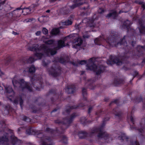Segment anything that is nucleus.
Returning <instances> with one entry per match:
<instances>
[{
    "label": "nucleus",
    "instance_id": "45",
    "mask_svg": "<svg viewBox=\"0 0 145 145\" xmlns=\"http://www.w3.org/2000/svg\"><path fill=\"white\" fill-rule=\"evenodd\" d=\"M123 69L125 70H127L129 69V68L126 66H124L123 67Z\"/></svg>",
    "mask_w": 145,
    "mask_h": 145
},
{
    "label": "nucleus",
    "instance_id": "7",
    "mask_svg": "<svg viewBox=\"0 0 145 145\" xmlns=\"http://www.w3.org/2000/svg\"><path fill=\"white\" fill-rule=\"evenodd\" d=\"M54 64L50 68L47 69L48 74L54 77L59 76L61 73V68L59 65V63L65 64L67 62L63 57H57L54 61Z\"/></svg>",
    "mask_w": 145,
    "mask_h": 145
},
{
    "label": "nucleus",
    "instance_id": "12",
    "mask_svg": "<svg viewBox=\"0 0 145 145\" xmlns=\"http://www.w3.org/2000/svg\"><path fill=\"white\" fill-rule=\"evenodd\" d=\"M118 138L121 141L125 139L127 143L129 142V145H140L139 142L136 140L135 138L134 139H130L123 132H118Z\"/></svg>",
    "mask_w": 145,
    "mask_h": 145
},
{
    "label": "nucleus",
    "instance_id": "21",
    "mask_svg": "<svg viewBox=\"0 0 145 145\" xmlns=\"http://www.w3.org/2000/svg\"><path fill=\"white\" fill-rule=\"evenodd\" d=\"M124 82L123 79L120 78V77H116L114 79L113 84L115 86H117L118 84L123 83Z\"/></svg>",
    "mask_w": 145,
    "mask_h": 145
},
{
    "label": "nucleus",
    "instance_id": "33",
    "mask_svg": "<svg viewBox=\"0 0 145 145\" xmlns=\"http://www.w3.org/2000/svg\"><path fill=\"white\" fill-rule=\"evenodd\" d=\"M35 19L33 18H28L25 19L24 20V22H31L32 21H35Z\"/></svg>",
    "mask_w": 145,
    "mask_h": 145
},
{
    "label": "nucleus",
    "instance_id": "24",
    "mask_svg": "<svg viewBox=\"0 0 145 145\" xmlns=\"http://www.w3.org/2000/svg\"><path fill=\"white\" fill-rule=\"evenodd\" d=\"M26 71H28L29 73L33 74L34 73L35 71V67L33 65H32L29 67L27 68V69L24 70V72H25Z\"/></svg>",
    "mask_w": 145,
    "mask_h": 145
},
{
    "label": "nucleus",
    "instance_id": "57",
    "mask_svg": "<svg viewBox=\"0 0 145 145\" xmlns=\"http://www.w3.org/2000/svg\"><path fill=\"white\" fill-rule=\"evenodd\" d=\"M108 99V98H106L105 99V101H107Z\"/></svg>",
    "mask_w": 145,
    "mask_h": 145
},
{
    "label": "nucleus",
    "instance_id": "15",
    "mask_svg": "<svg viewBox=\"0 0 145 145\" xmlns=\"http://www.w3.org/2000/svg\"><path fill=\"white\" fill-rule=\"evenodd\" d=\"M5 88V91L7 93V97L9 98V100L13 102L14 104L17 105L18 103V100L17 98L15 99L13 101L12 99L10 98H14V96L15 93L12 90V88L11 86H8L6 87Z\"/></svg>",
    "mask_w": 145,
    "mask_h": 145
},
{
    "label": "nucleus",
    "instance_id": "38",
    "mask_svg": "<svg viewBox=\"0 0 145 145\" xmlns=\"http://www.w3.org/2000/svg\"><path fill=\"white\" fill-rule=\"evenodd\" d=\"M104 10L102 8H99L98 10V12L100 14H102L104 12Z\"/></svg>",
    "mask_w": 145,
    "mask_h": 145
},
{
    "label": "nucleus",
    "instance_id": "39",
    "mask_svg": "<svg viewBox=\"0 0 145 145\" xmlns=\"http://www.w3.org/2000/svg\"><path fill=\"white\" fill-rule=\"evenodd\" d=\"M10 58H8V59H7L5 60V64L6 65H7L8 64V63L10 62Z\"/></svg>",
    "mask_w": 145,
    "mask_h": 145
},
{
    "label": "nucleus",
    "instance_id": "41",
    "mask_svg": "<svg viewBox=\"0 0 145 145\" xmlns=\"http://www.w3.org/2000/svg\"><path fill=\"white\" fill-rule=\"evenodd\" d=\"M93 108V107L92 106H90L89 107L88 110V113L89 114L90 113L91 111Z\"/></svg>",
    "mask_w": 145,
    "mask_h": 145
},
{
    "label": "nucleus",
    "instance_id": "48",
    "mask_svg": "<svg viewBox=\"0 0 145 145\" xmlns=\"http://www.w3.org/2000/svg\"><path fill=\"white\" fill-rule=\"evenodd\" d=\"M142 64L143 65L144 64H145V57L144 58L142 62Z\"/></svg>",
    "mask_w": 145,
    "mask_h": 145
},
{
    "label": "nucleus",
    "instance_id": "63",
    "mask_svg": "<svg viewBox=\"0 0 145 145\" xmlns=\"http://www.w3.org/2000/svg\"><path fill=\"white\" fill-rule=\"evenodd\" d=\"M20 129L19 128V129H18V130H19V131H20Z\"/></svg>",
    "mask_w": 145,
    "mask_h": 145
},
{
    "label": "nucleus",
    "instance_id": "52",
    "mask_svg": "<svg viewBox=\"0 0 145 145\" xmlns=\"http://www.w3.org/2000/svg\"><path fill=\"white\" fill-rule=\"evenodd\" d=\"M12 33L13 34H14V35H17L18 34V33H17L16 32H15L14 31H13V32H12Z\"/></svg>",
    "mask_w": 145,
    "mask_h": 145
},
{
    "label": "nucleus",
    "instance_id": "59",
    "mask_svg": "<svg viewBox=\"0 0 145 145\" xmlns=\"http://www.w3.org/2000/svg\"><path fill=\"white\" fill-rule=\"evenodd\" d=\"M18 141H19V144L20 143H21L22 141L19 139L18 140Z\"/></svg>",
    "mask_w": 145,
    "mask_h": 145
},
{
    "label": "nucleus",
    "instance_id": "11",
    "mask_svg": "<svg viewBox=\"0 0 145 145\" xmlns=\"http://www.w3.org/2000/svg\"><path fill=\"white\" fill-rule=\"evenodd\" d=\"M46 0H39L35 4L32 5L27 8H22L19 7V12H22L24 15H26L30 13L33 11L34 8L37 7L39 4H42L46 2Z\"/></svg>",
    "mask_w": 145,
    "mask_h": 145
},
{
    "label": "nucleus",
    "instance_id": "27",
    "mask_svg": "<svg viewBox=\"0 0 145 145\" xmlns=\"http://www.w3.org/2000/svg\"><path fill=\"white\" fill-rule=\"evenodd\" d=\"M82 94L83 97V100L84 101L87 102V99L86 96L87 94L86 90L85 88H83L82 89Z\"/></svg>",
    "mask_w": 145,
    "mask_h": 145
},
{
    "label": "nucleus",
    "instance_id": "51",
    "mask_svg": "<svg viewBox=\"0 0 145 145\" xmlns=\"http://www.w3.org/2000/svg\"><path fill=\"white\" fill-rule=\"evenodd\" d=\"M45 104H43V103H40V104H39V106H43V105H45Z\"/></svg>",
    "mask_w": 145,
    "mask_h": 145
},
{
    "label": "nucleus",
    "instance_id": "29",
    "mask_svg": "<svg viewBox=\"0 0 145 145\" xmlns=\"http://www.w3.org/2000/svg\"><path fill=\"white\" fill-rule=\"evenodd\" d=\"M59 30L58 28L53 29L51 31V34L53 35H56L59 33Z\"/></svg>",
    "mask_w": 145,
    "mask_h": 145
},
{
    "label": "nucleus",
    "instance_id": "28",
    "mask_svg": "<svg viewBox=\"0 0 145 145\" xmlns=\"http://www.w3.org/2000/svg\"><path fill=\"white\" fill-rule=\"evenodd\" d=\"M121 101L120 99H116L112 101L110 104V106L113 104H115L118 106H119L120 105V103Z\"/></svg>",
    "mask_w": 145,
    "mask_h": 145
},
{
    "label": "nucleus",
    "instance_id": "22",
    "mask_svg": "<svg viewBox=\"0 0 145 145\" xmlns=\"http://www.w3.org/2000/svg\"><path fill=\"white\" fill-rule=\"evenodd\" d=\"M65 90L68 94L72 93L76 91V88L74 86L71 87H67L66 88Z\"/></svg>",
    "mask_w": 145,
    "mask_h": 145
},
{
    "label": "nucleus",
    "instance_id": "64",
    "mask_svg": "<svg viewBox=\"0 0 145 145\" xmlns=\"http://www.w3.org/2000/svg\"><path fill=\"white\" fill-rule=\"evenodd\" d=\"M123 103H125V101H123Z\"/></svg>",
    "mask_w": 145,
    "mask_h": 145
},
{
    "label": "nucleus",
    "instance_id": "8",
    "mask_svg": "<svg viewBox=\"0 0 145 145\" xmlns=\"http://www.w3.org/2000/svg\"><path fill=\"white\" fill-rule=\"evenodd\" d=\"M130 120L131 122L132 123L133 125H130V129L131 130H137L139 133L140 135L142 136H145V118H142L140 123V125L138 127H136L134 125L135 119L134 116L132 115V113L131 115L129 114L127 117V120L128 121Z\"/></svg>",
    "mask_w": 145,
    "mask_h": 145
},
{
    "label": "nucleus",
    "instance_id": "30",
    "mask_svg": "<svg viewBox=\"0 0 145 145\" xmlns=\"http://www.w3.org/2000/svg\"><path fill=\"white\" fill-rule=\"evenodd\" d=\"M135 3H136L138 4L142 5V7L143 8V10H144L145 9V7L144 2L140 0H136Z\"/></svg>",
    "mask_w": 145,
    "mask_h": 145
},
{
    "label": "nucleus",
    "instance_id": "3",
    "mask_svg": "<svg viewBox=\"0 0 145 145\" xmlns=\"http://www.w3.org/2000/svg\"><path fill=\"white\" fill-rule=\"evenodd\" d=\"M84 104L81 103L77 106H71L68 105L66 106L63 112L64 115H67L66 117L63 118V121H61L59 120L55 121V123L58 124L61 126L60 130L56 129V130L47 127H45L44 130L46 132L50 133L52 136H59L61 139L60 142L65 144L67 143V138L66 137L63 135L65 130L70 125V124L73 121L74 119L78 116L76 112H74L71 115H69V113L71 110L74 109L82 107L85 106Z\"/></svg>",
    "mask_w": 145,
    "mask_h": 145
},
{
    "label": "nucleus",
    "instance_id": "31",
    "mask_svg": "<svg viewBox=\"0 0 145 145\" xmlns=\"http://www.w3.org/2000/svg\"><path fill=\"white\" fill-rule=\"evenodd\" d=\"M80 121L81 123L84 125H85L86 123L88 122V121H87L86 118L85 117H81L80 119Z\"/></svg>",
    "mask_w": 145,
    "mask_h": 145
},
{
    "label": "nucleus",
    "instance_id": "23",
    "mask_svg": "<svg viewBox=\"0 0 145 145\" xmlns=\"http://www.w3.org/2000/svg\"><path fill=\"white\" fill-rule=\"evenodd\" d=\"M118 16V14L115 10H113L112 12L108 14L106 16V17L109 18L112 17L114 19H116L117 18Z\"/></svg>",
    "mask_w": 145,
    "mask_h": 145
},
{
    "label": "nucleus",
    "instance_id": "62",
    "mask_svg": "<svg viewBox=\"0 0 145 145\" xmlns=\"http://www.w3.org/2000/svg\"><path fill=\"white\" fill-rule=\"evenodd\" d=\"M1 102H0V105L1 104Z\"/></svg>",
    "mask_w": 145,
    "mask_h": 145
},
{
    "label": "nucleus",
    "instance_id": "14",
    "mask_svg": "<svg viewBox=\"0 0 145 145\" xmlns=\"http://www.w3.org/2000/svg\"><path fill=\"white\" fill-rule=\"evenodd\" d=\"M19 91L20 89H21L22 91H32L33 89L31 87L29 86V84L28 82H25L23 79L20 80H19Z\"/></svg>",
    "mask_w": 145,
    "mask_h": 145
},
{
    "label": "nucleus",
    "instance_id": "61",
    "mask_svg": "<svg viewBox=\"0 0 145 145\" xmlns=\"http://www.w3.org/2000/svg\"><path fill=\"white\" fill-rule=\"evenodd\" d=\"M1 73L2 74H4L3 72H1Z\"/></svg>",
    "mask_w": 145,
    "mask_h": 145
},
{
    "label": "nucleus",
    "instance_id": "2",
    "mask_svg": "<svg viewBox=\"0 0 145 145\" xmlns=\"http://www.w3.org/2000/svg\"><path fill=\"white\" fill-rule=\"evenodd\" d=\"M76 34L72 33L65 37L64 41L59 40L57 43V47H50L52 45L55 43L53 40H48L46 37H43V42L45 44H42L39 46L38 44H35L32 46L29 47V50L31 51H35V53L33 57H30L27 59L26 63H32L37 59H43L42 65L44 67L46 66L50 63V61L48 59V57L50 55H53L57 53V50L65 46L69 45V41H71L74 39V37L76 35Z\"/></svg>",
    "mask_w": 145,
    "mask_h": 145
},
{
    "label": "nucleus",
    "instance_id": "56",
    "mask_svg": "<svg viewBox=\"0 0 145 145\" xmlns=\"http://www.w3.org/2000/svg\"><path fill=\"white\" fill-rule=\"evenodd\" d=\"M50 10H48L46 11V12L47 13H49L50 12Z\"/></svg>",
    "mask_w": 145,
    "mask_h": 145
},
{
    "label": "nucleus",
    "instance_id": "60",
    "mask_svg": "<svg viewBox=\"0 0 145 145\" xmlns=\"http://www.w3.org/2000/svg\"><path fill=\"white\" fill-rule=\"evenodd\" d=\"M91 1H95L96 0H90Z\"/></svg>",
    "mask_w": 145,
    "mask_h": 145
},
{
    "label": "nucleus",
    "instance_id": "4",
    "mask_svg": "<svg viewBox=\"0 0 145 145\" xmlns=\"http://www.w3.org/2000/svg\"><path fill=\"white\" fill-rule=\"evenodd\" d=\"M109 119L108 117L105 118L101 126L94 127L89 134L85 131H79L78 134L79 137L81 139L85 138L89 136V138L88 140L91 143L99 142L100 141L104 140L107 143L110 142L112 140V137L109 135L104 130V127L106 124L105 121L109 120Z\"/></svg>",
    "mask_w": 145,
    "mask_h": 145
},
{
    "label": "nucleus",
    "instance_id": "58",
    "mask_svg": "<svg viewBox=\"0 0 145 145\" xmlns=\"http://www.w3.org/2000/svg\"><path fill=\"white\" fill-rule=\"evenodd\" d=\"M9 107V106H5V108H7L8 107Z\"/></svg>",
    "mask_w": 145,
    "mask_h": 145
},
{
    "label": "nucleus",
    "instance_id": "13",
    "mask_svg": "<svg viewBox=\"0 0 145 145\" xmlns=\"http://www.w3.org/2000/svg\"><path fill=\"white\" fill-rule=\"evenodd\" d=\"M95 15H94L93 17L92 18H85L83 19L82 21V23L85 24L87 26H89L90 27H95L94 22L95 20H96L97 18L96 17ZM82 24V23L80 24L77 26V28L79 30H80V25Z\"/></svg>",
    "mask_w": 145,
    "mask_h": 145
},
{
    "label": "nucleus",
    "instance_id": "1",
    "mask_svg": "<svg viewBox=\"0 0 145 145\" xmlns=\"http://www.w3.org/2000/svg\"><path fill=\"white\" fill-rule=\"evenodd\" d=\"M139 26L136 29L138 31L140 34H145V26H144V21L141 19L138 20ZM132 24L128 20L124 22L121 28L126 29L128 33L130 31L132 32V35L130 37L124 36L122 39H120L118 36V33L112 30L109 37L102 35L96 38L94 42L95 44L98 45H102L106 48L108 46L109 47H118L121 46L125 52L123 54H120L118 56L110 55L109 56V59L108 60L106 63L108 65L116 64L119 65L123 63L127 64L129 63L130 58L132 59H138L141 57H143L145 55V45L144 46L138 45L136 51H133L132 47H133L136 42V35L137 31L132 29L130 26Z\"/></svg>",
    "mask_w": 145,
    "mask_h": 145
},
{
    "label": "nucleus",
    "instance_id": "35",
    "mask_svg": "<svg viewBox=\"0 0 145 145\" xmlns=\"http://www.w3.org/2000/svg\"><path fill=\"white\" fill-rule=\"evenodd\" d=\"M138 74V72L137 71H134L133 73L132 74V76H133V78L131 80H130V83L131 82V81L133 80L134 78L137 76Z\"/></svg>",
    "mask_w": 145,
    "mask_h": 145
},
{
    "label": "nucleus",
    "instance_id": "37",
    "mask_svg": "<svg viewBox=\"0 0 145 145\" xmlns=\"http://www.w3.org/2000/svg\"><path fill=\"white\" fill-rule=\"evenodd\" d=\"M42 33L45 34L46 35L48 33V31L45 28H43L42 30Z\"/></svg>",
    "mask_w": 145,
    "mask_h": 145
},
{
    "label": "nucleus",
    "instance_id": "20",
    "mask_svg": "<svg viewBox=\"0 0 145 145\" xmlns=\"http://www.w3.org/2000/svg\"><path fill=\"white\" fill-rule=\"evenodd\" d=\"M74 16L73 15H71L70 17L66 21L62 22V25H69L72 23V20Z\"/></svg>",
    "mask_w": 145,
    "mask_h": 145
},
{
    "label": "nucleus",
    "instance_id": "47",
    "mask_svg": "<svg viewBox=\"0 0 145 145\" xmlns=\"http://www.w3.org/2000/svg\"><path fill=\"white\" fill-rule=\"evenodd\" d=\"M89 6H88L86 7H83L82 8H83V10H86V9H88V8H89Z\"/></svg>",
    "mask_w": 145,
    "mask_h": 145
},
{
    "label": "nucleus",
    "instance_id": "10",
    "mask_svg": "<svg viewBox=\"0 0 145 145\" xmlns=\"http://www.w3.org/2000/svg\"><path fill=\"white\" fill-rule=\"evenodd\" d=\"M30 80L32 82V86L35 90L40 91L43 88V80L40 75H35L33 77H30Z\"/></svg>",
    "mask_w": 145,
    "mask_h": 145
},
{
    "label": "nucleus",
    "instance_id": "26",
    "mask_svg": "<svg viewBox=\"0 0 145 145\" xmlns=\"http://www.w3.org/2000/svg\"><path fill=\"white\" fill-rule=\"evenodd\" d=\"M12 82L14 87H17L18 85V78L17 76H14L12 80Z\"/></svg>",
    "mask_w": 145,
    "mask_h": 145
},
{
    "label": "nucleus",
    "instance_id": "53",
    "mask_svg": "<svg viewBox=\"0 0 145 145\" xmlns=\"http://www.w3.org/2000/svg\"><path fill=\"white\" fill-rule=\"evenodd\" d=\"M84 71H82L81 72V73L80 74V75H82L84 73Z\"/></svg>",
    "mask_w": 145,
    "mask_h": 145
},
{
    "label": "nucleus",
    "instance_id": "34",
    "mask_svg": "<svg viewBox=\"0 0 145 145\" xmlns=\"http://www.w3.org/2000/svg\"><path fill=\"white\" fill-rule=\"evenodd\" d=\"M20 102V105L22 109V105L23 104V101L22 97H20L19 95V102Z\"/></svg>",
    "mask_w": 145,
    "mask_h": 145
},
{
    "label": "nucleus",
    "instance_id": "36",
    "mask_svg": "<svg viewBox=\"0 0 145 145\" xmlns=\"http://www.w3.org/2000/svg\"><path fill=\"white\" fill-rule=\"evenodd\" d=\"M23 120L27 122H29L31 121V119L25 116L24 117Z\"/></svg>",
    "mask_w": 145,
    "mask_h": 145
},
{
    "label": "nucleus",
    "instance_id": "54",
    "mask_svg": "<svg viewBox=\"0 0 145 145\" xmlns=\"http://www.w3.org/2000/svg\"><path fill=\"white\" fill-rule=\"evenodd\" d=\"M2 5V4H1V3H0V10H1L2 8V7H1V5Z\"/></svg>",
    "mask_w": 145,
    "mask_h": 145
},
{
    "label": "nucleus",
    "instance_id": "50",
    "mask_svg": "<svg viewBox=\"0 0 145 145\" xmlns=\"http://www.w3.org/2000/svg\"><path fill=\"white\" fill-rule=\"evenodd\" d=\"M83 37L84 38H88L89 37V36L88 35H83Z\"/></svg>",
    "mask_w": 145,
    "mask_h": 145
},
{
    "label": "nucleus",
    "instance_id": "5",
    "mask_svg": "<svg viewBox=\"0 0 145 145\" xmlns=\"http://www.w3.org/2000/svg\"><path fill=\"white\" fill-rule=\"evenodd\" d=\"M103 61L100 58H91L86 61L85 60L79 61L78 63L73 61L72 65L74 66H78L79 64L83 65L87 64L86 65V69L88 71H93L95 72L96 74L98 76L105 71V67L101 63Z\"/></svg>",
    "mask_w": 145,
    "mask_h": 145
},
{
    "label": "nucleus",
    "instance_id": "49",
    "mask_svg": "<svg viewBox=\"0 0 145 145\" xmlns=\"http://www.w3.org/2000/svg\"><path fill=\"white\" fill-rule=\"evenodd\" d=\"M38 111H39V110H38L37 109L36 110H33V112L34 113H37V112H38Z\"/></svg>",
    "mask_w": 145,
    "mask_h": 145
},
{
    "label": "nucleus",
    "instance_id": "9",
    "mask_svg": "<svg viewBox=\"0 0 145 145\" xmlns=\"http://www.w3.org/2000/svg\"><path fill=\"white\" fill-rule=\"evenodd\" d=\"M86 0H73L74 4L72 5L68 3L66 5L63 7L60 10V12L63 14H67L69 13L71 10L76 7L80 6L83 3V1Z\"/></svg>",
    "mask_w": 145,
    "mask_h": 145
},
{
    "label": "nucleus",
    "instance_id": "17",
    "mask_svg": "<svg viewBox=\"0 0 145 145\" xmlns=\"http://www.w3.org/2000/svg\"><path fill=\"white\" fill-rule=\"evenodd\" d=\"M50 94H54V97L51 99V101L52 102L54 101V99L55 98L57 99H58L59 100L61 101L62 99L61 97L62 96L61 95V93H60L59 94H57L55 91V90L54 89H51L50 91Z\"/></svg>",
    "mask_w": 145,
    "mask_h": 145
},
{
    "label": "nucleus",
    "instance_id": "42",
    "mask_svg": "<svg viewBox=\"0 0 145 145\" xmlns=\"http://www.w3.org/2000/svg\"><path fill=\"white\" fill-rule=\"evenodd\" d=\"M6 0H0V3L2 5H3L5 3Z\"/></svg>",
    "mask_w": 145,
    "mask_h": 145
},
{
    "label": "nucleus",
    "instance_id": "16",
    "mask_svg": "<svg viewBox=\"0 0 145 145\" xmlns=\"http://www.w3.org/2000/svg\"><path fill=\"white\" fill-rule=\"evenodd\" d=\"M82 42L83 40L81 38H75V39L72 42V48L77 49H79Z\"/></svg>",
    "mask_w": 145,
    "mask_h": 145
},
{
    "label": "nucleus",
    "instance_id": "55",
    "mask_svg": "<svg viewBox=\"0 0 145 145\" xmlns=\"http://www.w3.org/2000/svg\"><path fill=\"white\" fill-rule=\"evenodd\" d=\"M145 75V72H144V73L143 74V75H142V76H141V78H142V77L144 76V75Z\"/></svg>",
    "mask_w": 145,
    "mask_h": 145
},
{
    "label": "nucleus",
    "instance_id": "43",
    "mask_svg": "<svg viewBox=\"0 0 145 145\" xmlns=\"http://www.w3.org/2000/svg\"><path fill=\"white\" fill-rule=\"evenodd\" d=\"M41 33V32L40 31H37L35 33V34L36 36H39L40 35Z\"/></svg>",
    "mask_w": 145,
    "mask_h": 145
},
{
    "label": "nucleus",
    "instance_id": "18",
    "mask_svg": "<svg viewBox=\"0 0 145 145\" xmlns=\"http://www.w3.org/2000/svg\"><path fill=\"white\" fill-rule=\"evenodd\" d=\"M6 133V135H8L9 136H11L12 144L13 145H14L17 141V138L14 136V134L13 132L10 130H9L8 131L7 133Z\"/></svg>",
    "mask_w": 145,
    "mask_h": 145
},
{
    "label": "nucleus",
    "instance_id": "32",
    "mask_svg": "<svg viewBox=\"0 0 145 145\" xmlns=\"http://www.w3.org/2000/svg\"><path fill=\"white\" fill-rule=\"evenodd\" d=\"M142 101V99L141 97H135L134 100V101L136 103H139Z\"/></svg>",
    "mask_w": 145,
    "mask_h": 145
},
{
    "label": "nucleus",
    "instance_id": "44",
    "mask_svg": "<svg viewBox=\"0 0 145 145\" xmlns=\"http://www.w3.org/2000/svg\"><path fill=\"white\" fill-rule=\"evenodd\" d=\"M101 111H99L98 112H97L96 113V114L97 115V116H99V115H100L101 114Z\"/></svg>",
    "mask_w": 145,
    "mask_h": 145
},
{
    "label": "nucleus",
    "instance_id": "6",
    "mask_svg": "<svg viewBox=\"0 0 145 145\" xmlns=\"http://www.w3.org/2000/svg\"><path fill=\"white\" fill-rule=\"evenodd\" d=\"M27 134L34 135L40 139V145H54L53 139L42 133L40 130H37L33 127H29L26 131Z\"/></svg>",
    "mask_w": 145,
    "mask_h": 145
},
{
    "label": "nucleus",
    "instance_id": "46",
    "mask_svg": "<svg viewBox=\"0 0 145 145\" xmlns=\"http://www.w3.org/2000/svg\"><path fill=\"white\" fill-rule=\"evenodd\" d=\"M58 110V109L56 108H55V109H54V110H53L51 112V114H52V113H53V112H56L57 110Z\"/></svg>",
    "mask_w": 145,
    "mask_h": 145
},
{
    "label": "nucleus",
    "instance_id": "25",
    "mask_svg": "<svg viewBox=\"0 0 145 145\" xmlns=\"http://www.w3.org/2000/svg\"><path fill=\"white\" fill-rule=\"evenodd\" d=\"M92 82H93L92 80L91 79H89L88 80L86 84L85 85L90 89H94L95 88L91 84Z\"/></svg>",
    "mask_w": 145,
    "mask_h": 145
},
{
    "label": "nucleus",
    "instance_id": "40",
    "mask_svg": "<svg viewBox=\"0 0 145 145\" xmlns=\"http://www.w3.org/2000/svg\"><path fill=\"white\" fill-rule=\"evenodd\" d=\"M5 141V138L4 137H2L0 138V144H2Z\"/></svg>",
    "mask_w": 145,
    "mask_h": 145
},
{
    "label": "nucleus",
    "instance_id": "19",
    "mask_svg": "<svg viewBox=\"0 0 145 145\" xmlns=\"http://www.w3.org/2000/svg\"><path fill=\"white\" fill-rule=\"evenodd\" d=\"M113 114H114L116 118L120 120L121 118L122 113L118 107L114 109L113 111Z\"/></svg>",
    "mask_w": 145,
    "mask_h": 145
}]
</instances>
